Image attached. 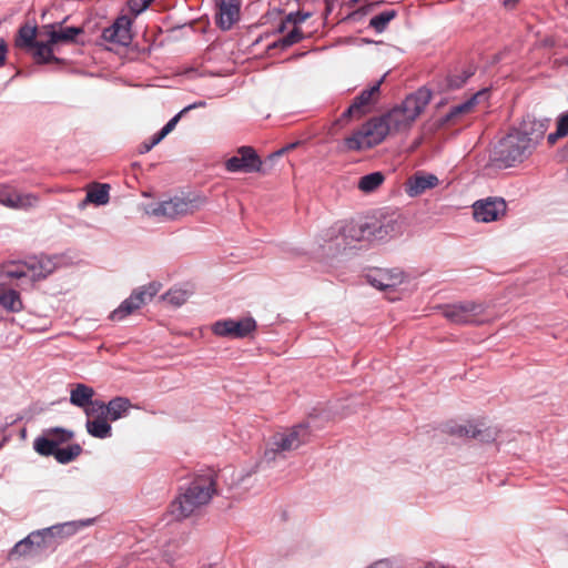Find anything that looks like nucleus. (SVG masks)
I'll return each instance as SVG.
<instances>
[{
	"mask_svg": "<svg viewBox=\"0 0 568 568\" xmlns=\"http://www.w3.org/2000/svg\"><path fill=\"white\" fill-rule=\"evenodd\" d=\"M546 131L547 124L544 121L525 119L499 141L496 148L497 160L506 166L521 163L534 153Z\"/></svg>",
	"mask_w": 568,
	"mask_h": 568,
	"instance_id": "obj_1",
	"label": "nucleus"
},
{
	"mask_svg": "<svg viewBox=\"0 0 568 568\" xmlns=\"http://www.w3.org/2000/svg\"><path fill=\"white\" fill-rule=\"evenodd\" d=\"M214 494H216V473L207 469L197 474L170 504V513L176 520L185 519L207 505Z\"/></svg>",
	"mask_w": 568,
	"mask_h": 568,
	"instance_id": "obj_2",
	"label": "nucleus"
},
{
	"mask_svg": "<svg viewBox=\"0 0 568 568\" xmlns=\"http://www.w3.org/2000/svg\"><path fill=\"white\" fill-rule=\"evenodd\" d=\"M432 100V91L425 87L419 88L397 106L382 116L388 126V133L408 130L416 119L424 112Z\"/></svg>",
	"mask_w": 568,
	"mask_h": 568,
	"instance_id": "obj_3",
	"label": "nucleus"
},
{
	"mask_svg": "<svg viewBox=\"0 0 568 568\" xmlns=\"http://www.w3.org/2000/svg\"><path fill=\"white\" fill-rule=\"evenodd\" d=\"M207 202L204 195L189 193L186 195H176L166 201H162L150 206L148 213L153 216H161L169 220L181 219L197 212Z\"/></svg>",
	"mask_w": 568,
	"mask_h": 568,
	"instance_id": "obj_4",
	"label": "nucleus"
},
{
	"mask_svg": "<svg viewBox=\"0 0 568 568\" xmlns=\"http://www.w3.org/2000/svg\"><path fill=\"white\" fill-rule=\"evenodd\" d=\"M42 29L48 39L45 40V44L40 45L37 55L45 60V63H60L62 60L54 55L57 45L60 43H78L77 38L84 33L82 27H63L62 23L48 24Z\"/></svg>",
	"mask_w": 568,
	"mask_h": 568,
	"instance_id": "obj_5",
	"label": "nucleus"
},
{
	"mask_svg": "<svg viewBox=\"0 0 568 568\" xmlns=\"http://www.w3.org/2000/svg\"><path fill=\"white\" fill-rule=\"evenodd\" d=\"M387 134H389L388 126L384 123L382 116L374 118L347 136L344 140V146L347 151L371 149L383 142Z\"/></svg>",
	"mask_w": 568,
	"mask_h": 568,
	"instance_id": "obj_6",
	"label": "nucleus"
},
{
	"mask_svg": "<svg viewBox=\"0 0 568 568\" xmlns=\"http://www.w3.org/2000/svg\"><path fill=\"white\" fill-rule=\"evenodd\" d=\"M310 432L308 426L300 424L292 428L276 433L272 436L268 447L264 452V458L267 462L274 460L276 455L284 452L297 449L306 443Z\"/></svg>",
	"mask_w": 568,
	"mask_h": 568,
	"instance_id": "obj_7",
	"label": "nucleus"
},
{
	"mask_svg": "<svg viewBox=\"0 0 568 568\" xmlns=\"http://www.w3.org/2000/svg\"><path fill=\"white\" fill-rule=\"evenodd\" d=\"M484 312L485 306L483 304L467 301L447 305L443 314L455 324H480L484 322L481 320Z\"/></svg>",
	"mask_w": 568,
	"mask_h": 568,
	"instance_id": "obj_8",
	"label": "nucleus"
},
{
	"mask_svg": "<svg viewBox=\"0 0 568 568\" xmlns=\"http://www.w3.org/2000/svg\"><path fill=\"white\" fill-rule=\"evenodd\" d=\"M225 169L229 172L255 173L263 171V161L252 146H241L235 155L227 159Z\"/></svg>",
	"mask_w": 568,
	"mask_h": 568,
	"instance_id": "obj_9",
	"label": "nucleus"
},
{
	"mask_svg": "<svg viewBox=\"0 0 568 568\" xmlns=\"http://www.w3.org/2000/svg\"><path fill=\"white\" fill-rule=\"evenodd\" d=\"M256 329V322L252 317L239 321L227 318L217 321L212 326V332L222 337L244 338Z\"/></svg>",
	"mask_w": 568,
	"mask_h": 568,
	"instance_id": "obj_10",
	"label": "nucleus"
},
{
	"mask_svg": "<svg viewBox=\"0 0 568 568\" xmlns=\"http://www.w3.org/2000/svg\"><path fill=\"white\" fill-rule=\"evenodd\" d=\"M383 82V78L373 84L371 88L363 90L348 106V109L342 114V116L335 122V124L342 123L344 120L349 118H361L369 111L371 106L377 101L379 97V88Z\"/></svg>",
	"mask_w": 568,
	"mask_h": 568,
	"instance_id": "obj_11",
	"label": "nucleus"
},
{
	"mask_svg": "<svg viewBox=\"0 0 568 568\" xmlns=\"http://www.w3.org/2000/svg\"><path fill=\"white\" fill-rule=\"evenodd\" d=\"M506 202L503 199H486L477 201L474 205V217L478 222L497 221L506 213Z\"/></svg>",
	"mask_w": 568,
	"mask_h": 568,
	"instance_id": "obj_12",
	"label": "nucleus"
},
{
	"mask_svg": "<svg viewBox=\"0 0 568 568\" xmlns=\"http://www.w3.org/2000/svg\"><path fill=\"white\" fill-rule=\"evenodd\" d=\"M131 24L130 18L121 16L112 26L103 30L102 39L113 44L129 45L132 41Z\"/></svg>",
	"mask_w": 568,
	"mask_h": 568,
	"instance_id": "obj_13",
	"label": "nucleus"
},
{
	"mask_svg": "<svg viewBox=\"0 0 568 568\" xmlns=\"http://www.w3.org/2000/svg\"><path fill=\"white\" fill-rule=\"evenodd\" d=\"M37 32V27H32L29 24L20 27L14 40V44L17 48L30 52L37 63L44 64L45 60H42L40 57L37 55V53L40 49V45L45 44V41H38Z\"/></svg>",
	"mask_w": 568,
	"mask_h": 568,
	"instance_id": "obj_14",
	"label": "nucleus"
},
{
	"mask_svg": "<svg viewBox=\"0 0 568 568\" xmlns=\"http://www.w3.org/2000/svg\"><path fill=\"white\" fill-rule=\"evenodd\" d=\"M64 530V526H52L49 528L40 529L29 534L28 542L32 545L37 554L40 551L53 548L57 538H61Z\"/></svg>",
	"mask_w": 568,
	"mask_h": 568,
	"instance_id": "obj_15",
	"label": "nucleus"
},
{
	"mask_svg": "<svg viewBox=\"0 0 568 568\" xmlns=\"http://www.w3.org/2000/svg\"><path fill=\"white\" fill-rule=\"evenodd\" d=\"M217 8L216 24L230 30L240 20L241 0H215Z\"/></svg>",
	"mask_w": 568,
	"mask_h": 568,
	"instance_id": "obj_16",
	"label": "nucleus"
},
{
	"mask_svg": "<svg viewBox=\"0 0 568 568\" xmlns=\"http://www.w3.org/2000/svg\"><path fill=\"white\" fill-rule=\"evenodd\" d=\"M367 281L378 290L393 288L404 281V273L399 268H377L366 275Z\"/></svg>",
	"mask_w": 568,
	"mask_h": 568,
	"instance_id": "obj_17",
	"label": "nucleus"
},
{
	"mask_svg": "<svg viewBox=\"0 0 568 568\" xmlns=\"http://www.w3.org/2000/svg\"><path fill=\"white\" fill-rule=\"evenodd\" d=\"M486 95L487 91H478L467 101L452 106L449 112L443 119H440V125L455 124L462 116L471 113L475 105L478 103V100L480 98H485Z\"/></svg>",
	"mask_w": 568,
	"mask_h": 568,
	"instance_id": "obj_18",
	"label": "nucleus"
},
{
	"mask_svg": "<svg viewBox=\"0 0 568 568\" xmlns=\"http://www.w3.org/2000/svg\"><path fill=\"white\" fill-rule=\"evenodd\" d=\"M439 180L434 174H420L416 173L409 178L406 183V193L414 197L423 194L426 190L437 186Z\"/></svg>",
	"mask_w": 568,
	"mask_h": 568,
	"instance_id": "obj_19",
	"label": "nucleus"
},
{
	"mask_svg": "<svg viewBox=\"0 0 568 568\" xmlns=\"http://www.w3.org/2000/svg\"><path fill=\"white\" fill-rule=\"evenodd\" d=\"M24 266L29 270L32 280H40L54 271L55 263L50 257L41 256L29 258L24 262Z\"/></svg>",
	"mask_w": 568,
	"mask_h": 568,
	"instance_id": "obj_20",
	"label": "nucleus"
},
{
	"mask_svg": "<svg viewBox=\"0 0 568 568\" xmlns=\"http://www.w3.org/2000/svg\"><path fill=\"white\" fill-rule=\"evenodd\" d=\"M133 405L126 397H115L106 404V417L114 422L118 420L129 413Z\"/></svg>",
	"mask_w": 568,
	"mask_h": 568,
	"instance_id": "obj_21",
	"label": "nucleus"
},
{
	"mask_svg": "<svg viewBox=\"0 0 568 568\" xmlns=\"http://www.w3.org/2000/svg\"><path fill=\"white\" fill-rule=\"evenodd\" d=\"M94 396L92 387L85 384H77L70 393V403L74 406L84 408L91 404V399Z\"/></svg>",
	"mask_w": 568,
	"mask_h": 568,
	"instance_id": "obj_22",
	"label": "nucleus"
},
{
	"mask_svg": "<svg viewBox=\"0 0 568 568\" xmlns=\"http://www.w3.org/2000/svg\"><path fill=\"white\" fill-rule=\"evenodd\" d=\"M108 417L88 418L85 427L88 433L95 438H108L112 435Z\"/></svg>",
	"mask_w": 568,
	"mask_h": 568,
	"instance_id": "obj_23",
	"label": "nucleus"
},
{
	"mask_svg": "<svg viewBox=\"0 0 568 568\" xmlns=\"http://www.w3.org/2000/svg\"><path fill=\"white\" fill-rule=\"evenodd\" d=\"M138 296H129L124 300L118 308H115L111 314L110 318L114 322L123 321L129 315L133 314L135 311L141 307L136 304Z\"/></svg>",
	"mask_w": 568,
	"mask_h": 568,
	"instance_id": "obj_24",
	"label": "nucleus"
},
{
	"mask_svg": "<svg viewBox=\"0 0 568 568\" xmlns=\"http://www.w3.org/2000/svg\"><path fill=\"white\" fill-rule=\"evenodd\" d=\"M109 184L95 183L87 193L84 202L104 205L109 202Z\"/></svg>",
	"mask_w": 568,
	"mask_h": 568,
	"instance_id": "obj_25",
	"label": "nucleus"
},
{
	"mask_svg": "<svg viewBox=\"0 0 568 568\" xmlns=\"http://www.w3.org/2000/svg\"><path fill=\"white\" fill-rule=\"evenodd\" d=\"M39 204V196L34 193H21L14 191L12 210H30Z\"/></svg>",
	"mask_w": 568,
	"mask_h": 568,
	"instance_id": "obj_26",
	"label": "nucleus"
},
{
	"mask_svg": "<svg viewBox=\"0 0 568 568\" xmlns=\"http://www.w3.org/2000/svg\"><path fill=\"white\" fill-rule=\"evenodd\" d=\"M0 306L13 313L22 310V301L20 294L14 290H8L0 294Z\"/></svg>",
	"mask_w": 568,
	"mask_h": 568,
	"instance_id": "obj_27",
	"label": "nucleus"
},
{
	"mask_svg": "<svg viewBox=\"0 0 568 568\" xmlns=\"http://www.w3.org/2000/svg\"><path fill=\"white\" fill-rule=\"evenodd\" d=\"M384 181L385 176L382 172H373L359 179L358 189L365 193H371L377 190Z\"/></svg>",
	"mask_w": 568,
	"mask_h": 568,
	"instance_id": "obj_28",
	"label": "nucleus"
},
{
	"mask_svg": "<svg viewBox=\"0 0 568 568\" xmlns=\"http://www.w3.org/2000/svg\"><path fill=\"white\" fill-rule=\"evenodd\" d=\"M302 39H303V33H302L301 29L297 26L293 24V29L285 37H283L278 41H275L272 44H270L267 49L268 50H272L275 48L286 49L295 43H298Z\"/></svg>",
	"mask_w": 568,
	"mask_h": 568,
	"instance_id": "obj_29",
	"label": "nucleus"
},
{
	"mask_svg": "<svg viewBox=\"0 0 568 568\" xmlns=\"http://www.w3.org/2000/svg\"><path fill=\"white\" fill-rule=\"evenodd\" d=\"M197 106H204V102L194 103L191 105L185 106L182 111H180L176 115H174L158 133H156V140L162 141L170 132L174 130L178 122L182 118L183 114L189 112L190 110L197 108Z\"/></svg>",
	"mask_w": 568,
	"mask_h": 568,
	"instance_id": "obj_30",
	"label": "nucleus"
},
{
	"mask_svg": "<svg viewBox=\"0 0 568 568\" xmlns=\"http://www.w3.org/2000/svg\"><path fill=\"white\" fill-rule=\"evenodd\" d=\"M82 453V448L79 444H72L68 447H58L54 458L60 464H68L74 460Z\"/></svg>",
	"mask_w": 568,
	"mask_h": 568,
	"instance_id": "obj_31",
	"label": "nucleus"
},
{
	"mask_svg": "<svg viewBox=\"0 0 568 568\" xmlns=\"http://www.w3.org/2000/svg\"><path fill=\"white\" fill-rule=\"evenodd\" d=\"M33 448L41 456H55L58 450V447L45 434L34 439Z\"/></svg>",
	"mask_w": 568,
	"mask_h": 568,
	"instance_id": "obj_32",
	"label": "nucleus"
},
{
	"mask_svg": "<svg viewBox=\"0 0 568 568\" xmlns=\"http://www.w3.org/2000/svg\"><path fill=\"white\" fill-rule=\"evenodd\" d=\"M397 232V223L395 221H386L381 223L378 226H374L373 231H369V234L373 235L375 240L383 241L387 236Z\"/></svg>",
	"mask_w": 568,
	"mask_h": 568,
	"instance_id": "obj_33",
	"label": "nucleus"
},
{
	"mask_svg": "<svg viewBox=\"0 0 568 568\" xmlns=\"http://www.w3.org/2000/svg\"><path fill=\"white\" fill-rule=\"evenodd\" d=\"M191 292L183 288H172L165 293L162 298L173 306L183 305L190 297Z\"/></svg>",
	"mask_w": 568,
	"mask_h": 568,
	"instance_id": "obj_34",
	"label": "nucleus"
},
{
	"mask_svg": "<svg viewBox=\"0 0 568 568\" xmlns=\"http://www.w3.org/2000/svg\"><path fill=\"white\" fill-rule=\"evenodd\" d=\"M44 434L51 438L55 447H60V445L70 442L73 437V433L71 430L60 427L47 429Z\"/></svg>",
	"mask_w": 568,
	"mask_h": 568,
	"instance_id": "obj_35",
	"label": "nucleus"
},
{
	"mask_svg": "<svg viewBox=\"0 0 568 568\" xmlns=\"http://www.w3.org/2000/svg\"><path fill=\"white\" fill-rule=\"evenodd\" d=\"M396 17V12L394 10L384 11L375 17H373L369 21V26L374 28L377 32H383L387 24Z\"/></svg>",
	"mask_w": 568,
	"mask_h": 568,
	"instance_id": "obj_36",
	"label": "nucleus"
},
{
	"mask_svg": "<svg viewBox=\"0 0 568 568\" xmlns=\"http://www.w3.org/2000/svg\"><path fill=\"white\" fill-rule=\"evenodd\" d=\"M88 418L106 417V404L100 400H92L89 406L83 408Z\"/></svg>",
	"mask_w": 568,
	"mask_h": 568,
	"instance_id": "obj_37",
	"label": "nucleus"
},
{
	"mask_svg": "<svg viewBox=\"0 0 568 568\" xmlns=\"http://www.w3.org/2000/svg\"><path fill=\"white\" fill-rule=\"evenodd\" d=\"M447 432L459 437H477L479 434L476 432V426L471 424L452 426Z\"/></svg>",
	"mask_w": 568,
	"mask_h": 568,
	"instance_id": "obj_38",
	"label": "nucleus"
},
{
	"mask_svg": "<svg viewBox=\"0 0 568 568\" xmlns=\"http://www.w3.org/2000/svg\"><path fill=\"white\" fill-rule=\"evenodd\" d=\"M6 274L9 277L20 278V277H30L29 270L24 266V262L22 263H11L6 267Z\"/></svg>",
	"mask_w": 568,
	"mask_h": 568,
	"instance_id": "obj_39",
	"label": "nucleus"
},
{
	"mask_svg": "<svg viewBox=\"0 0 568 568\" xmlns=\"http://www.w3.org/2000/svg\"><path fill=\"white\" fill-rule=\"evenodd\" d=\"M29 555H37L36 550L33 549L32 545L28 542V537L20 540L11 550L10 556H29Z\"/></svg>",
	"mask_w": 568,
	"mask_h": 568,
	"instance_id": "obj_40",
	"label": "nucleus"
},
{
	"mask_svg": "<svg viewBox=\"0 0 568 568\" xmlns=\"http://www.w3.org/2000/svg\"><path fill=\"white\" fill-rule=\"evenodd\" d=\"M310 17L308 13L295 12L286 16L285 20L278 27V32H284L287 24H295L304 22Z\"/></svg>",
	"mask_w": 568,
	"mask_h": 568,
	"instance_id": "obj_41",
	"label": "nucleus"
},
{
	"mask_svg": "<svg viewBox=\"0 0 568 568\" xmlns=\"http://www.w3.org/2000/svg\"><path fill=\"white\" fill-rule=\"evenodd\" d=\"M473 75V72L470 70H463L460 74H453L448 77V87L450 89H458L460 88L469 77Z\"/></svg>",
	"mask_w": 568,
	"mask_h": 568,
	"instance_id": "obj_42",
	"label": "nucleus"
},
{
	"mask_svg": "<svg viewBox=\"0 0 568 568\" xmlns=\"http://www.w3.org/2000/svg\"><path fill=\"white\" fill-rule=\"evenodd\" d=\"M14 187L4 185L0 186V204L11 209L13 204Z\"/></svg>",
	"mask_w": 568,
	"mask_h": 568,
	"instance_id": "obj_43",
	"label": "nucleus"
},
{
	"mask_svg": "<svg viewBox=\"0 0 568 568\" xmlns=\"http://www.w3.org/2000/svg\"><path fill=\"white\" fill-rule=\"evenodd\" d=\"M476 432H480V434L477 435V439H479L480 442H484V443H489V442H493L496 439L497 437V429L496 428H491V427H486V428H478L476 426Z\"/></svg>",
	"mask_w": 568,
	"mask_h": 568,
	"instance_id": "obj_44",
	"label": "nucleus"
},
{
	"mask_svg": "<svg viewBox=\"0 0 568 568\" xmlns=\"http://www.w3.org/2000/svg\"><path fill=\"white\" fill-rule=\"evenodd\" d=\"M153 0H129L128 6L135 16L145 10Z\"/></svg>",
	"mask_w": 568,
	"mask_h": 568,
	"instance_id": "obj_45",
	"label": "nucleus"
},
{
	"mask_svg": "<svg viewBox=\"0 0 568 568\" xmlns=\"http://www.w3.org/2000/svg\"><path fill=\"white\" fill-rule=\"evenodd\" d=\"M557 135H568V112L560 114L557 119Z\"/></svg>",
	"mask_w": 568,
	"mask_h": 568,
	"instance_id": "obj_46",
	"label": "nucleus"
},
{
	"mask_svg": "<svg viewBox=\"0 0 568 568\" xmlns=\"http://www.w3.org/2000/svg\"><path fill=\"white\" fill-rule=\"evenodd\" d=\"M139 288L143 291V293L148 295V298L151 301L161 290V284L158 282H152Z\"/></svg>",
	"mask_w": 568,
	"mask_h": 568,
	"instance_id": "obj_47",
	"label": "nucleus"
},
{
	"mask_svg": "<svg viewBox=\"0 0 568 568\" xmlns=\"http://www.w3.org/2000/svg\"><path fill=\"white\" fill-rule=\"evenodd\" d=\"M131 296H138L136 304L142 307L144 304H146L150 300L148 298V295L143 293L140 288L134 290L131 294Z\"/></svg>",
	"mask_w": 568,
	"mask_h": 568,
	"instance_id": "obj_48",
	"label": "nucleus"
},
{
	"mask_svg": "<svg viewBox=\"0 0 568 568\" xmlns=\"http://www.w3.org/2000/svg\"><path fill=\"white\" fill-rule=\"evenodd\" d=\"M160 142H161V141H158V140H156V134H154V135L152 136V139H151L149 142H146V141H145V142H143V143L141 144V150H140V152H141V153L149 152V151H151V150H152V148H153V146H155V145H156L158 143H160Z\"/></svg>",
	"mask_w": 568,
	"mask_h": 568,
	"instance_id": "obj_49",
	"label": "nucleus"
},
{
	"mask_svg": "<svg viewBox=\"0 0 568 568\" xmlns=\"http://www.w3.org/2000/svg\"><path fill=\"white\" fill-rule=\"evenodd\" d=\"M8 47L4 40L0 39V68L6 64Z\"/></svg>",
	"mask_w": 568,
	"mask_h": 568,
	"instance_id": "obj_50",
	"label": "nucleus"
},
{
	"mask_svg": "<svg viewBox=\"0 0 568 568\" xmlns=\"http://www.w3.org/2000/svg\"><path fill=\"white\" fill-rule=\"evenodd\" d=\"M297 144H298L297 142H296V143L288 144L287 146L282 148L281 150H278V151H276V152L272 153L268 158H270L271 160H273V159H275V158H277V156H281V155H283L285 152H287V151H290V150H293Z\"/></svg>",
	"mask_w": 568,
	"mask_h": 568,
	"instance_id": "obj_51",
	"label": "nucleus"
},
{
	"mask_svg": "<svg viewBox=\"0 0 568 568\" xmlns=\"http://www.w3.org/2000/svg\"><path fill=\"white\" fill-rule=\"evenodd\" d=\"M560 138H564V135H557V130L552 133H550L548 136H547V140H548V143L550 145L555 144L556 141Z\"/></svg>",
	"mask_w": 568,
	"mask_h": 568,
	"instance_id": "obj_52",
	"label": "nucleus"
},
{
	"mask_svg": "<svg viewBox=\"0 0 568 568\" xmlns=\"http://www.w3.org/2000/svg\"><path fill=\"white\" fill-rule=\"evenodd\" d=\"M369 568H390V565L388 561L379 560L374 562Z\"/></svg>",
	"mask_w": 568,
	"mask_h": 568,
	"instance_id": "obj_53",
	"label": "nucleus"
},
{
	"mask_svg": "<svg viewBox=\"0 0 568 568\" xmlns=\"http://www.w3.org/2000/svg\"><path fill=\"white\" fill-rule=\"evenodd\" d=\"M352 231L361 233V236L357 237V240H361L362 237H364V233L366 232V229L359 227L358 230H356L355 227H351L349 232H352Z\"/></svg>",
	"mask_w": 568,
	"mask_h": 568,
	"instance_id": "obj_54",
	"label": "nucleus"
},
{
	"mask_svg": "<svg viewBox=\"0 0 568 568\" xmlns=\"http://www.w3.org/2000/svg\"><path fill=\"white\" fill-rule=\"evenodd\" d=\"M518 0H504L506 7H514Z\"/></svg>",
	"mask_w": 568,
	"mask_h": 568,
	"instance_id": "obj_55",
	"label": "nucleus"
},
{
	"mask_svg": "<svg viewBox=\"0 0 568 568\" xmlns=\"http://www.w3.org/2000/svg\"><path fill=\"white\" fill-rule=\"evenodd\" d=\"M426 568H433V565H432V564H428V565L426 566Z\"/></svg>",
	"mask_w": 568,
	"mask_h": 568,
	"instance_id": "obj_56",
	"label": "nucleus"
}]
</instances>
